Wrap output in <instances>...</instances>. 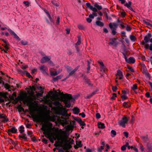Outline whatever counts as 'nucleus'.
I'll return each mask as SVG.
<instances>
[{
    "mask_svg": "<svg viewBox=\"0 0 152 152\" xmlns=\"http://www.w3.org/2000/svg\"><path fill=\"white\" fill-rule=\"evenodd\" d=\"M54 134L58 140H61L62 143H64L63 146V149L69 150L72 148L71 145L68 142L69 140L67 139L68 137L66 135V133L63 131L61 129H60V130H59L58 129H56L55 132Z\"/></svg>",
    "mask_w": 152,
    "mask_h": 152,
    "instance_id": "obj_1",
    "label": "nucleus"
},
{
    "mask_svg": "<svg viewBox=\"0 0 152 152\" xmlns=\"http://www.w3.org/2000/svg\"><path fill=\"white\" fill-rule=\"evenodd\" d=\"M32 117L34 121L40 122L49 121L50 116L48 115L43 116L42 114H39L35 115H32Z\"/></svg>",
    "mask_w": 152,
    "mask_h": 152,
    "instance_id": "obj_2",
    "label": "nucleus"
},
{
    "mask_svg": "<svg viewBox=\"0 0 152 152\" xmlns=\"http://www.w3.org/2000/svg\"><path fill=\"white\" fill-rule=\"evenodd\" d=\"M36 88L35 86H29V88H26V90H30L31 91H27V92L29 96H27V100L28 102H31L33 100V99L32 97H35L34 96V91L36 90Z\"/></svg>",
    "mask_w": 152,
    "mask_h": 152,
    "instance_id": "obj_3",
    "label": "nucleus"
},
{
    "mask_svg": "<svg viewBox=\"0 0 152 152\" xmlns=\"http://www.w3.org/2000/svg\"><path fill=\"white\" fill-rule=\"evenodd\" d=\"M65 108H63L62 107H58L56 109V111L57 114H61L63 116L67 117L70 116L71 113H67V111L65 110Z\"/></svg>",
    "mask_w": 152,
    "mask_h": 152,
    "instance_id": "obj_4",
    "label": "nucleus"
},
{
    "mask_svg": "<svg viewBox=\"0 0 152 152\" xmlns=\"http://www.w3.org/2000/svg\"><path fill=\"white\" fill-rule=\"evenodd\" d=\"M27 94L26 92H22L20 93V96H18L17 98H15L14 100V101L12 102L13 104H16L19 100L22 101L24 99L27 98Z\"/></svg>",
    "mask_w": 152,
    "mask_h": 152,
    "instance_id": "obj_5",
    "label": "nucleus"
},
{
    "mask_svg": "<svg viewBox=\"0 0 152 152\" xmlns=\"http://www.w3.org/2000/svg\"><path fill=\"white\" fill-rule=\"evenodd\" d=\"M52 126V124L50 123H45L42 126V129L44 132L47 133L50 130Z\"/></svg>",
    "mask_w": 152,
    "mask_h": 152,
    "instance_id": "obj_6",
    "label": "nucleus"
},
{
    "mask_svg": "<svg viewBox=\"0 0 152 152\" xmlns=\"http://www.w3.org/2000/svg\"><path fill=\"white\" fill-rule=\"evenodd\" d=\"M64 97L65 96L63 94L60 97V100L64 103L66 107L67 108H69L71 105L70 101L69 100L65 99Z\"/></svg>",
    "mask_w": 152,
    "mask_h": 152,
    "instance_id": "obj_7",
    "label": "nucleus"
},
{
    "mask_svg": "<svg viewBox=\"0 0 152 152\" xmlns=\"http://www.w3.org/2000/svg\"><path fill=\"white\" fill-rule=\"evenodd\" d=\"M129 119V117L128 118L125 115L124 116L122 120L119 121V124L122 126L125 127V124L128 122Z\"/></svg>",
    "mask_w": 152,
    "mask_h": 152,
    "instance_id": "obj_8",
    "label": "nucleus"
},
{
    "mask_svg": "<svg viewBox=\"0 0 152 152\" xmlns=\"http://www.w3.org/2000/svg\"><path fill=\"white\" fill-rule=\"evenodd\" d=\"M152 34L151 33H148L144 37V41L141 42V44L142 45H144L145 43H148L149 41L150 38L151 37Z\"/></svg>",
    "mask_w": 152,
    "mask_h": 152,
    "instance_id": "obj_9",
    "label": "nucleus"
},
{
    "mask_svg": "<svg viewBox=\"0 0 152 152\" xmlns=\"http://www.w3.org/2000/svg\"><path fill=\"white\" fill-rule=\"evenodd\" d=\"M63 94L65 96L64 98L66 99L69 100L70 101L74 102L75 100V98H73L71 94Z\"/></svg>",
    "mask_w": 152,
    "mask_h": 152,
    "instance_id": "obj_10",
    "label": "nucleus"
},
{
    "mask_svg": "<svg viewBox=\"0 0 152 152\" xmlns=\"http://www.w3.org/2000/svg\"><path fill=\"white\" fill-rule=\"evenodd\" d=\"M118 39L117 38H113L110 39V42L108 43L109 45H113L116 46L118 44V42L115 41Z\"/></svg>",
    "mask_w": 152,
    "mask_h": 152,
    "instance_id": "obj_11",
    "label": "nucleus"
},
{
    "mask_svg": "<svg viewBox=\"0 0 152 152\" xmlns=\"http://www.w3.org/2000/svg\"><path fill=\"white\" fill-rule=\"evenodd\" d=\"M83 79L85 80L84 82L86 83H87L88 86L91 87L93 86V84L91 83L90 80L86 76H84Z\"/></svg>",
    "mask_w": 152,
    "mask_h": 152,
    "instance_id": "obj_12",
    "label": "nucleus"
},
{
    "mask_svg": "<svg viewBox=\"0 0 152 152\" xmlns=\"http://www.w3.org/2000/svg\"><path fill=\"white\" fill-rule=\"evenodd\" d=\"M52 98L53 100H56L59 99L58 93L56 91H54V93L52 95Z\"/></svg>",
    "mask_w": 152,
    "mask_h": 152,
    "instance_id": "obj_13",
    "label": "nucleus"
},
{
    "mask_svg": "<svg viewBox=\"0 0 152 152\" xmlns=\"http://www.w3.org/2000/svg\"><path fill=\"white\" fill-rule=\"evenodd\" d=\"M50 60L48 56H45L43 57L41 60V62L43 64L46 62L49 61Z\"/></svg>",
    "mask_w": 152,
    "mask_h": 152,
    "instance_id": "obj_14",
    "label": "nucleus"
},
{
    "mask_svg": "<svg viewBox=\"0 0 152 152\" xmlns=\"http://www.w3.org/2000/svg\"><path fill=\"white\" fill-rule=\"evenodd\" d=\"M109 26L110 28L112 29V33L113 35H115L116 33V28H113V26L111 23H110L109 24Z\"/></svg>",
    "mask_w": 152,
    "mask_h": 152,
    "instance_id": "obj_15",
    "label": "nucleus"
},
{
    "mask_svg": "<svg viewBox=\"0 0 152 152\" xmlns=\"http://www.w3.org/2000/svg\"><path fill=\"white\" fill-rule=\"evenodd\" d=\"M40 70L43 73H45L46 72V71L48 70L47 67L45 66L44 65L41 66L39 67Z\"/></svg>",
    "mask_w": 152,
    "mask_h": 152,
    "instance_id": "obj_16",
    "label": "nucleus"
},
{
    "mask_svg": "<svg viewBox=\"0 0 152 152\" xmlns=\"http://www.w3.org/2000/svg\"><path fill=\"white\" fill-rule=\"evenodd\" d=\"M70 124L67 126L66 129L67 131H69L70 130H73L74 129V126L72 125L71 124V121H70Z\"/></svg>",
    "mask_w": 152,
    "mask_h": 152,
    "instance_id": "obj_17",
    "label": "nucleus"
},
{
    "mask_svg": "<svg viewBox=\"0 0 152 152\" xmlns=\"http://www.w3.org/2000/svg\"><path fill=\"white\" fill-rule=\"evenodd\" d=\"M116 76L117 75H118L119 76V80H121L122 79L123 77V75L122 74V73L121 71L119 69H118L117 71V73L116 75Z\"/></svg>",
    "mask_w": 152,
    "mask_h": 152,
    "instance_id": "obj_18",
    "label": "nucleus"
},
{
    "mask_svg": "<svg viewBox=\"0 0 152 152\" xmlns=\"http://www.w3.org/2000/svg\"><path fill=\"white\" fill-rule=\"evenodd\" d=\"M135 59L132 57H130L127 62L129 64H134L135 62Z\"/></svg>",
    "mask_w": 152,
    "mask_h": 152,
    "instance_id": "obj_19",
    "label": "nucleus"
},
{
    "mask_svg": "<svg viewBox=\"0 0 152 152\" xmlns=\"http://www.w3.org/2000/svg\"><path fill=\"white\" fill-rule=\"evenodd\" d=\"M123 106L125 108H129L130 107L131 104L129 102H125L123 103Z\"/></svg>",
    "mask_w": 152,
    "mask_h": 152,
    "instance_id": "obj_20",
    "label": "nucleus"
},
{
    "mask_svg": "<svg viewBox=\"0 0 152 152\" xmlns=\"http://www.w3.org/2000/svg\"><path fill=\"white\" fill-rule=\"evenodd\" d=\"M73 113L75 114H78L80 112V109L77 107H74L73 109Z\"/></svg>",
    "mask_w": 152,
    "mask_h": 152,
    "instance_id": "obj_21",
    "label": "nucleus"
},
{
    "mask_svg": "<svg viewBox=\"0 0 152 152\" xmlns=\"http://www.w3.org/2000/svg\"><path fill=\"white\" fill-rule=\"evenodd\" d=\"M17 129H16L15 127H12L11 129H8L9 132H11L12 133H16L17 132Z\"/></svg>",
    "mask_w": 152,
    "mask_h": 152,
    "instance_id": "obj_22",
    "label": "nucleus"
},
{
    "mask_svg": "<svg viewBox=\"0 0 152 152\" xmlns=\"http://www.w3.org/2000/svg\"><path fill=\"white\" fill-rule=\"evenodd\" d=\"M26 135V134H25L23 133L22 134V135H19L18 136V137L20 139L21 138H22L25 141H27V137L25 136Z\"/></svg>",
    "mask_w": 152,
    "mask_h": 152,
    "instance_id": "obj_23",
    "label": "nucleus"
},
{
    "mask_svg": "<svg viewBox=\"0 0 152 152\" xmlns=\"http://www.w3.org/2000/svg\"><path fill=\"white\" fill-rule=\"evenodd\" d=\"M98 126L99 128L102 129H103L105 128L104 124L100 122H99L98 123Z\"/></svg>",
    "mask_w": 152,
    "mask_h": 152,
    "instance_id": "obj_24",
    "label": "nucleus"
},
{
    "mask_svg": "<svg viewBox=\"0 0 152 152\" xmlns=\"http://www.w3.org/2000/svg\"><path fill=\"white\" fill-rule=\"evenodd\" d=\"M97 91H94L91 94L87 95L86 97H85V98L86 99H89L92 96L94 95H95L96 94Z\"/></svg>",
    "mask_w": 152,
    "mask_h": 152,
    "instance_id": "obj_25",
    "label": "nucleus"
},
{
    "mask_svg": "<svg viewBox=\"0 0 152 152\" xmlns=\"http://www.w3.org/2000/svg\"><path fill=\"white\" fill-rule=\"evenodd\" d=\"M96 23L97 26L100 27H102L104 26V23L99 20L96 21Z\"/></svg>",
    "mask_w": 152,
    "mask_h": 152,
    "instance_id": "obj_26",
    "label": "nucleus"
},
{
    "mask_svg": "<svg viewBox=\"0 0 152 152\" xmlns=\"http://www.w3.org/2000/svg\"><path fill=\"white\" fill-rule=\"evenodd\" d=\"M17 108L19 112H21V111H24V109L21 107V104H20L18 106Z\"/></svg>",
    "mask_w": 152,
    "mask_h": 152,
    "instance_id": "obj_27",
    "label": "nucleus"
},
{
    "mask_svg": "<svg viewBox=\"0 0 152 152\" xmlns=\"http://www.w3.org/2000/svg\"><path fill=\"white\" fill-rule=\"evenodd\" d=\"M51 2L55 6L58 7L59 5V3L57 1L53 0L51 1Z\"/></svg>",
    "mask_w": 152,
    "mask_h": 152,
    "instance_id": "obj_28",
    "label": "nucleus"
},
{
    "mask_svg": "<svg viewBox=\"0 0 152 152\" xmlns=\"http://www.w3.org/2000/svg\"><path fill=\"white\" fill-rule=\"evenodd\" d=\"M3 85H4V87L5 88H6L7 89H8L9 91H10V89L11 88V86L10 85H9L7 83L4 84V82H3Z\"/></svg>",
    "mask_w": 152,
    "mask_h": 152,
    "instance_id": "obj_29",
    "label": "nucleus"
},
{
    "mask_svg": "<svg viewBox=\"0 0 152 152\" xmlns=\"http://www.w3.org/2000/svg\"><path fill=\"white\" fill-rule=\"evenodd\" d=\"M106 10H107V12H108L109 10L107 9H106L105 12H104V14L106 16V17L107 19V20H111L112 18L111 17L108 18V15L107 14L106 12Z\"/></svg>",
    "mask_w": 152,
    "mask_h": 152,
    "instance_id": "obj_30",
    "label": "nucleus"
},
{
    "mask_svg": "<svg viewBox=\"0 0 152 152\" xmlns=\"http://www.w3.org/2000/svg\"><path fill=\"white\" fill-rule=\"evenodd\" d=\"M130 38L131 40L133 42H135L137 40L136 37L132 35H131L130 36Z\"/></svg>",
    "mask_w": 152,
    "mask_h": 152,
    "instance_id": "obj_31",
    "label": "nucleus"
},
{
    "mask_svg": "<svg viewBox=\"0 0 152 152\" xmlns=\"http://www.w3.org/2000/svg\"><path fill=\"white\" fill-rule=\"evenodd\" d=\"M94 6L96 7V8L99 10H101L102 8L101 6L99 5L97 3H95L94 4Z\"/></svg>",
    "mask_w": 152,
    "mask_h": 152,
    "instance_id": "obj_32",
    "label": "nucleus"
},
{
    "mask_svg": "<svg viewBox=\"0 0 152 152\" xmlns=\"http://www.w3.org/2000/svg\"><path fill=\"white\" fill-rule=\"evenodd\" d=\"M147 147L150 151H152V144L148 143L147 145Z\"/></svg>",
    "mask_w": 152,
    "mask_h": 152,
    "instance_id": "obj_33",
    "label": "nucleus"
},
{
    "mask_svg": "<svg viewBox=\"0 0 152 152\" xmlns=\"http://www.w3.org/2000/svg\"><path fill=\"white\" fill-rule=\"evenodd\" d=\"M61 75H59L56 76L55 77H53V81L56 82L59 79H61Z\"/></svg>",
    "mask_w": 152,
    "mask_h": 152,
    "instance_id": "obj_34",
    "label": "nucleus"
},
{
    "mask_svg": "<svg viewBox=\"0 0 152 152\" xmlns=\"http://www.w3.org/2000/svg\"><path fill=\"white\" fill-rule=\"evenodd\" d=\"M87 63H88V65H87V66H88V67L87 68V73H89V71L90 69V64H91V62H90V61H89V60H88L87 61Z\"/></svg>",
    "mask_w": 152,
    "mask_h": 152,
    "instance_id": "obj_35",
    "label": "nucleus"
},
{
    "mask_svg": "<svg viewBox=\"0 0 152 152\" xmlns=\"http://www.w3.org/2000/svg\"><path fill=\"white\" fill-rule=\"evenodd\" d=\"M111 136L112 137H115L116 135V132L115 131L112 130H111Z\"/></svg>",
    "mask_w": 152,
    "mask_h": 152,
    "instance_id": "obj_36",
    "label": "nucleus"
},
{
    "mask_svg": "<svg viewBox=\"0 0 152 152\" xmlns=\"http://www.w3.org/2000/svg\"><path fill=\"white\" fill-rule=\"evenodd\" d=\"M7 94H8V93L7 92H0V96H1L4 98Z\"/></svg>",
    "mask_w": 152,
    "mask_h": 152,
    "instance_id": "obj_37",
    "label": "nucleus"
},
{
    "mask_svg": "<svg viewBox=\"0 0 152 152\" xmlns=\"http://www.w3.org/2000/svg\"><path fill=\"white\" fill-rule=\"evenodd\" d=\"M123 23L126 26V31H130L131 30L132 28L130 26L127 25L126 23Z\"/></svg>",
    "mask_w": 152,
    "mask_h": 152,
    "instance_id": "obj_38",
    "label": "nucleus"
},
{
    "mask_svg": "<svg viewBox=\"0 0 152 152\" xmlns=\"http://www.w3.org/2000/svg\"><path fill=\"white\" fill-rule=\"evenodd\" d=\"M78 39L77 42L75 44V45H80L81 44V38L80 37V36H78Z\"/></svg>",
    "mask_w": 152,
    "mask_h": 152,
    "instance_id": "obj_39",
    "label": "nucleus"
},
{
    "mask_svg": "<svg viewBox=\"0 0 152 152\" xmlns=\"http://www.w3.org/2000/svg\"><path fill=\"white\" fill-rule=\"evenodd\" d=\"M2 45L4 47L5 49H7V50H8L10 48L9 47V46H10L9 43L5 44V45L2 44Z\"/></svg>",
    "mask_w": 152,
    "mask_h": 152,
    "instance_id": "obj_40",
    "label": "nucleus"
},
{
    "mask_svg": "<svg viewBox=\"0 0 152 152\" xmlns=\"http://www.w3.org/2000/svg\"><path fill=\"white\" fill-rule=\"evenodd\" d=\"M20 129L19 130V131H20V133H23L24 131V128L23 127V126L22 125V126H20Z\"/></svg>",
    "mask_w": 152,
    "mask_h": 152,
    "instance_id": "obj_41",
    "label": "nucleus"
},
{
    "mask_svg": "<svg viewBox=\"0 0 152 152\" xmlns=\"http://www.w3.org/2000/svg\"><path fill=\"white\" fill-rule=\"evenodd\" d=\"M143 22L146 25L149 26L151 27H152V24H151L149 22L146 21L145 20H143Z\"/></svg>",
    "mask_w": 152,
    "mask_h": 152,
    "instance_id": "obj_42",
    "label": "nucleus"
},
{
    "mask_svg": "<svg viewBox=\"0 0 152 152\" xmlns=\"http://www.w3.org/2000/svg\"><path fill=\"white\" fill-rule=\"evenodd\" d=\"M143 22L146 25L149 26L151 27H152V24H151L149 22L146 21L145 20H143Z\"/></svg>",
    "mask_w": 152,
    "mask_h": 152,
    "instance_id": "obj_43",
    "label": "nucleus"
},
{
    "mask_svg": "<svg viewBox=\"0 0 152 152\" xmlns=\"http://www.w3.org/2000/svg\"><path fill=\"white\" fill-rule=\"evenodd\" d=\"M134 91L136 90L137 88V84L134 85L131 88Z\"/></svg>",
    "mask_w": 152,
    "mask_h": 152,
    "instance_id": "obj_44",
    "label": "nucleus"
},
{
    "mask_svg": "<svg viewBox=\"0 0 152 152\" xmlns=\"http://www.w3.org/2000/svg\"><path fill=\"white\" fill-rule=\"evenodd\" d=\"M121 98L122 100H124L128 99V97L125 95H123L121 96Z\"/></svg>",
    "mask_w": 152,
    "mask_h": 152,
    "instance_id": "obj_45",
    "label": "nucleus"
},
{
    "mask_svg": "<svg viewBox=\"0 0 152 152\" xmlns=\"http://www.w3.org/2000/svg\"><path fill=\"white\" fill-rule=\"evenodd\" d=\"M131 5L132 2L130 1H129L128 3H126L124 5L126 7L128 8L130 6H131Z\"/></svg>",
    "mask_w": 152,
    "mask_h": 152,
    "instance_id": "obj_46",
    "label": "nucleus"
},
{
    "mask_svg": "<svg viewBox=\"0 0 152 152\" xmlns=\"http://www.w3.org/2000/svg\"><path fill=\"white\" fill-rule=\"evenodd\" d=\"M40 92H41L40 93H38L36 94V96L37 97H39V96H41L42 95L43 93V90H41V91Z\"/></svg>",
    "mask_w": 152,
    "mask_h": 152,
    "instance_id": "obj_47",
    "label": "nucleus"
},
{
    "mask_svg": "<svg viewBox=\"0 0 152 152\" xmlns=\"http://www.w3.org/2000/svg\"><path fill=\"white\" fill-rule=\"evenodd\" d=\"M76 145L78 146L79 147H81L82 146V144H81V141H80L78 143H77V141H76Z\"/></svg>",
    "mask_w": 152,
    "mask_h": 152,
    "instance_id": "obj_48",
    "label": "nucleus"
},
{
    "mask_svg": "<svg viewBox=\"0 0 152 152\" xmlns=\"http://www.w3.org/2000/svg\"><path fill=\"white\" fill-rule=\"evenodd\" d=\"M127 68L131 72H134V69H133V68L132 67L130 66H127Z\"/></svg>",
    "mask_w": 152,
    "mask_h": 152,
    "instance_id": "obj_49",
    "label": "nucleus"
},
{
    "mask_svg": "<svg viewBox=\"0 0 152 152\" xmlns=\"http://www.w3.org/2000/svg\"><path fill=\"white\" fill-rule=\"evenodd\" d=\"M104 149V146H101L100 148H98L97 151L99 152H102V150H103Z\"/></svg>",
    "mask_w": 152,
    "mask_h": 152,
    "instance_id": "obj_50",
    "label": "nucleus"
},
{
    "mask_svg": "<svg viewBox=\"0 0 152 152\" xmlns=\"http://www.w3.org/2000/svg\"><path fill=\"white\" fill-rule=\"evenodd\" d=\"M9 121L8 118L7 117V116L5 118H4L3 119L2 121V122L4 123L7 122Z\"/></svg>",
    "mask_w": 152,
    "mask_h": 152,
    "instance_id": "obj_51",
    "label": "nucleus"
},
{
    "mask_svg": "<svg viewBox=\"0 0 152 152\" xmlns=\"http://www.w3.org/2000/svg\"><path fill=\"white\" fill-rule=\"evenodd\" d=\"M118 88L116 86H112V89L113 92H116V90H117Z\"/></svg>",
    "mask_w": 152,
    "mask_h": 152,
    "instance_id": "obj_52",
    "label": "nucleus"
},
{
    "mask_svg": "<svg viewBox=\"0 0 152 152\" xmlns=\"http://www.w3.org/2000/svg\"><path fill=\"white\" fill-rule=\"evenodd\" d=\"M8 139L9 140L8 141L10 143L12 144L13 145H15V142L12 140V139L10 138H8Z\"/></svg>",
    "mask_w": 152,
    "mask_h": 152,
    "instance_id": "obj_53",
    "label": "nucleus"
},
{
    "mask_svg": "<svg viewBox=\"0 0 152 152\" xmlns=\"http://www.w3.org/2000/svg\"><path fill=\"white\" fill-rule=\"evenodd\" d=\"M80 126H86V124L85 122L83 121L82 120L80 121L79 123Z\"/></svg>",
    "mask_w": 152,
    "mask_h": 152,
    "instance_id": "obj_54",
    "label": "nucleus"
},
{
    "mask_svg": "<svg viewBox=\"0 0 152 152\" xmlns=\"http://www.w3.org/2000/svg\"><path fill=\"white\" fill-rule=\"evenodd\" d=\"M74 119L76 121H77L78 123L82 120L79 117H75L74 118Z\"/></svg>",
    "mask_w": 152,
    "mask_h": 152,
    "instance_id": "obj_55",
    "label": "nucleus"
},
{
    "mask_svg": "<svg viewBox=\"0 0 152 152\" xmlns=\"http://www.w3.org/2000/svg\"><path fill=\"white\" fill-rule=\"evenodd\" d=\"M86 5L87 7L89 8L90 9L91 7H92V6L91 5V4L89 3H86Z\"/></svg>",
    "mask_w": 152,
    "mask_h": 152,
    "instance_id": "obj_56",
    "label": "nucleus"
},
{
    "mask_svg": "<svg viewBox=\"0 0 152 152\" xmlns=\"http://www.w3.org/2000/svg\"><path fill=\"white\" fill-rule=\"evenodd\" d=\"M141 139L143 141H146L147 139H148V137L142 136L141 137Z\"/></svg>",
    "mask_w": 152,
    "mask_h": 152,
    "instance_id": "obj_57",
    "label": "nucleus"
},
{
    "mask_svg": "<svg viewBox=\"0 0 152 152\" xmlns=\"http://www.w3.org/2000/svg\"><path fill=\"white\" fill-rule=\"evenodd\" d=\"M23 3L28 7L29 6V2L28 1H23Z\"/></svg>",
    "mask_w": 152,
    "mask_h": 152,
    "instance_id": "obj_58",
    "label": "nucleus"
},
{
    "mask_svg": "<svg viewBox=\"0 0 152 152\" xmlns=\"http://www.w3.org/2000/svg\"><path fill=\"white\" fill-rule=\"evenodd\" d=\"M26 72V76H27L29 78H30L31 77H32V76L30 75V74L28 72L26 71H25Z\"/></svg>",
    "mask_w": 152,
    "mask_h": 152,
    "instance_id": "obj_59",
    "label": "nucleus"
},
{
    "mask_svg": "<svg viewBox=\"0 0 152 152\" xmlns=\"http://www.w3.org/2000/svg\"><path fill=\"white\" fill-rule=\"evenodd\" d=\"M126 91L125 89L124 90H123L122 91V93L124 94V95H125L126 94H127V91H128V93L129 92V90L127 89H126Z\"/></svg>",
    "mask_w": 152,
    "mask_h": 152,
    "instance_id": "obj_60",
    "label": "nucleus"
},
{
    "mask_svg": "<svg viewBox=\"0 0 152 152\" xmlns=\"http://www.w3.org/2000/svg\"><path fill=\"white\" fill-rule=\"evenodd\" d=\"M14 38H15L16 39H17V40L18 41H20V39L16 35V34H15V35H14Z\"/></svg>",
    "mask_w": 152,
    "mask_h": 152,
    "instance_id": "obj_61",
    "label": "nucleus"
},
{
    "mask_svg": "<svg viewBox=\"0 0 152 152\" xmlns=\"http://www.w3.org/2000/svg\"><path fill=\"white\" fill-rule=\"evenodd\" d=\"M92 10L93 12H96L97 11V9L95 7H93V6L91 7V8L90 9Z\"/></svg>",
    "mask_w": 152,
    "mask_h": 152,
    "instance_id": "obj_62",
    "label": "nucleus"
},
{
    "mask_svg": "<svg viewBox=\"0 0 152 152\" xmlns=\"http://www.w3.org/2000/svg\"><path fill=\"white\" fill-rule=\"evenodd\" d=\"M9 99H10V101H9L10 102H11V100H14V96H12L11 95H10L9 96Z\"/></svg>",
    "mask_w": 152,
    "mask_h": 152,
    "instance_id": "obj_63",
    "label": "nucleus"
},
{
    "mask_svg": "<svg viewBox=\"0 0 152 152\" xmlns=\"http://www.w3.org/2000/svg\"><path fill=\"white\" fill-rule=\"evenodd\" d=\"M42 142L45 144L48 143V140L45 138L42 139Z\"/></svg>",
    "mask_w": 152,
    "mask_h": 152,
    "instance_id": "obj_64",
    "label": "nucleus"
}]
</instances>
